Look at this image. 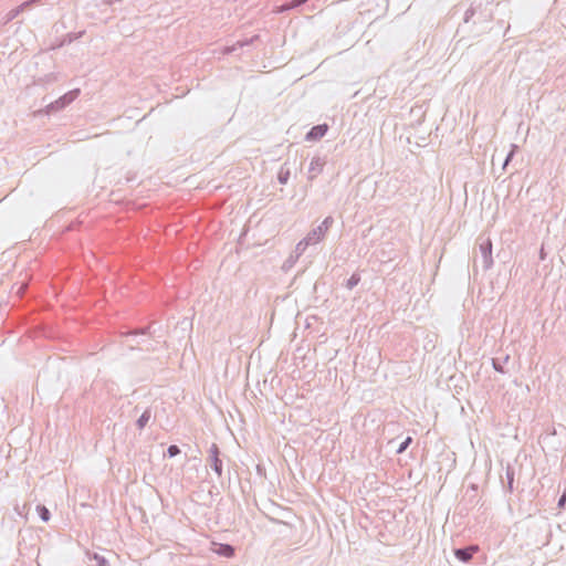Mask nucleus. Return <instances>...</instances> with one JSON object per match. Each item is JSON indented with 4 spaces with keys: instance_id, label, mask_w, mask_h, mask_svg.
I'll return each instance as SVG.
<instances>
[{
    "instance_id": "nucleus-1",
    "label": "nucleus",
    "mask_w": 566,
    "mask_h": 566,
    "mask_svg": "<svg viewBox=\"0 0 566 566\" xmlns=\"http://www.w3.org/2000/svg\"><path fill=\"white\" fill-rule=\"evenodd\" d=\"M479 551V546L472 545L463 549H455L454 555L462 562H469L473 554Z\"/></svg>"
},
{
    "instance_id": "nucleus-2",
    "label": "nucleus",
    "mask_w": 566,
    "mask_h": 566,
    "mask_svg": "<svg viewBox=\"0 0 566 566\" xmlns=\"http://www.w3.org/2000/svg\"><path fill=\"white\" fill-rule=\"evenodd\" d=\"M327 125L326 124H323V125H317V126H314L306 135V139L307 140H317L319 138H322L326 132H327Z\"/></svg>"
},
{
    "instance_id": "nucleus-3",
    "label": "nucleus",
    "mask_w": 566,
    "mask_h": 566,
    "mask_svg": "<svg viewBox=\"0 0 566 566\" xmlns=\"http://www.w3.org/2000/svg\"><path fill=\"white\" fill-rule=\"evenodd\" d=\"M216 553H218L219 555L227 556V557H232L234 555V549L230 545L221 544V545H219V548L216 549Z\"/></svg>"
},
{
    "instance_id": "nucleus-4",
    "label": "nucleus",
    "mask_w": 566,
    "mask_h": 566,
    "mask_svg": "<svg viewBox=\"0 0 566 566\" xmlns=\"http://www.w3.org/2000/svg\"><path fill=\"white\" fill-rule=\"evenodd\" d=\"M36 511H38V513H39V515H40L42 521L48 522L50 520V512H49V510L45 506L39 505L36 507Z\"/></svg>"
},
{
    "instance_id": "nucleus-5",
    "label": "nucleus",
    "mask_w": 566,
    "mask_h": 566,
    "mask_svg": "<svg viewBox=\"0 0 566 566\" xmlns=\"http://www.w3.org/2000/svg\"><path fill=\"white\" fill-rule=\"evenodd\" d=\"M150 419V412L145 411L138 419L137 424L139 428H144Z\"/></svg>"
},
{
    "instance_id": "nucleus-6",
    "label": "nucleus",
    "mask_w": 566,
    "mask_h": 566,
    "mask_svg": "<svg viewBox=\"0 0 566 566\" xmlns=\"http://www.w3.org/2000/svg\"><path fill=\"white\" fill-rule=\"evenodd\" d=\"M412 439L410 437H408L401 444L400 447L398 448L397 452L398 453H402L407 448L408 446L411 443Z\"/></svg>"
},
{
    "instance_id": "nucleus-7",
    "label": "nucleus",
    "mask_w": 566,
    "mask_h": 566,
    "mask_svg": "<svg viewBox=\"0 0 566 566\" xmlns=\"http://www.w3.org/2000/svg\"><path fill=\"white\" fill-rule=\"evenodd\" d=\"M306 1L307 0H293L289 6L284 7V9L286 10V9H292V8L298 7Z\"/></svg>"
},
{
    "instance_id": "nucleus-8",
    "label": "nucleus",
    "mask_w": 566,
    "mask_h": 566,
    "mask_svg": "<svg viewBox=\"0 0 566 566\" xmlns=\"http://www.w3.org/2000/svg\"><path fill=\"white\" fill-rule=\"evenodd\" d=\"M179 452H180V450H179V448L177 446H170L168 448V454L170 457H175V455L179 454Z\"/></svg>"
},
{
    "instance_id": "nucleus-9",
    "label": "nucleus",
    "mask_w": 566,
    "mask_h": 566,
    "mask_svg": "<svg viewBox=\"0 0 566 566\" xmlns=\"http://www.w3.org/2000/svg\"><path fill=\"white\" fill-rule=\"evenodd\" d=\"M214 470L219 475L221 474V462L217 457L214 458Z\"/></svg>"
},
{
    "instance_id": "nucleus-10",
    "label": "nucleus",
    "mask_w": 566,
    "mask_h": 566,
    "mask_svg": "<svg viewBox=\"0 0 566 566\" xmlns=\"http://www.w3.org/2000/svg\"><path fill=\"white\" fill-rule=\"evenodd\" d=\"M564 501H565V496H563V497L560 499L559 504L564 503Z\"/></svg>"
}]
</instances>
